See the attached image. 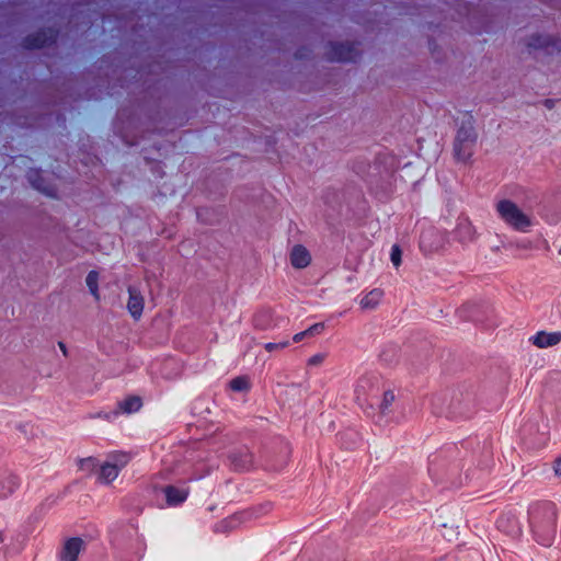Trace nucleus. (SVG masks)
Wrapping results in <instances>:
<instances>
[{
	"mask_svg": "<svg viewBox=\"0 0 561 561\" xmlns=\"http://www.w3.org/2000/svg\"><path fill=\"white\" fill-rule=\"evenodd\" d=\"M82 546L83 540L80 537H71L67 539L61 552V559L64 561H77Z\"/></svg>",
	"mask_w": 561,
	"mask_h": 561,
	"instance_id": "a211bd4d",
	"label": "nucleus"
},
{
	"mask_svg": "<svg viewBox=\"0 0 561 561\" xmlns=\"http://www.w3.org/2000/svg\"><path fill=\"white\" fill-rule=\"evenodd\" d=\"M460 449L453 444L430 457L428 473L435 483L458 485L462 469Z\"/></svg>",
	"mask_w": 561,
	"mask_h": 561,
	"instance_id": "7ed1b4c3",
	"label": "nucleus"
},
{
	"mask_svg": "<svg viewBox=\"0 0 561 561\" xmlns=\"http://www.w3.org/2000/svg\"><path fill=\"white\" fill-rule=\"evenodd\" d=\"M98 280H99V273L95 270L90 271L85 277V283L89 288V291L96 299L100 298Z\"/></svg>",
	"mask_w": 561,
	"mask_h": 561,
	"instance_id": "cd10ccee",
	"label": "nucleus"
},
{
	"mask_svg": "<svg viewBox=\"0 0 561 561\" xmlns=\"http://www.w3.org/2000/svg\"><path fill=\"white\" fill-rule=\"evenodd\" d=\"M314 145H316V142H311L310 144V147H311L312 150H316V146Z\"/></svg>",
	"mask_w": 561,
	"mask_h": 561,
	"instance_id": "a19ab883",
	"label": "nucleus"
},
{
	"mask_svg": "<svg viewBox=\"0 0 561 561\" xmlns=\"http://www.w3.org/2000/svg\"><path fill=\"white\" fill-rule=\"evenodd\" d=\"M289 344L290 343H289L288 340H284V341H280V342H268V343L264 344V348L267 352H274L276 350H283V348L287 347Z\"/></svg>",
	"mask_w": 561,
	"mask_h": 561,
	"instance_id": "7c9ffc66",
	"label": "nucleus"
},
{
	"mask_svg": "<svg viewBox=\"0 0 561 561\" xmlns=\"http://www.w3.org/2000/svg\"><path fill=\"white\" fill-rule=\"evenodd\" d=\"M53 36L50 35L49 36V39H51ZM48 43V37L46 36V34H43L36 38H34L33 41H30L28 42V46L31 47H42L44 45H46Z\"/></svg>",
	"mask_w": 561,
	"mask_h": 561,
	"instance_id": "72a5a7b5",
	"label": "nucleus"
},
{
	"mask_svg": "<svg viewBox=\"0 0 561 561\" xmlns=\"http://www.w3.org/2000/svg\"><path fill=\"white\" fill-rule=\"evenodd\" d=\"M477 409V391L474 386H460L453 390L446 407V416L451 420H468Z\"/></svg>",
	"mask_w": 561,
	"mask_h": 561,
	"instance_id": "20e7f679",
	"label": "nucleus"
},
{
	"mask_svg": "<svg viewBox=\"0 0 561 561\" xmlns=\"http://www.w3.org/2000/svg\"><path fill=\"white\" fill-rule=\"evenodd\" d=\"M324 56L330 61H353L359 56V49L354 43L334 42L328 44Z\"/></svg>",
	"mask_w": 561,
	"mask_h": 561,
	"instance_id": "0eeeda50",
	"label": "nucleus"
},
{
	"mask_svg": "<svg viewBox=\"0 0 561 561\" xmlns=\"http://www.w3.org/2000/svg\"><path fill=\"white\" fill-rule=\"evenodd\" d=\"M215 210L210 207L202 206L196 208V218L204 225H214L216 219Z\"/></svg>",
	"mask_w": 561,
	"mask_h": 561,
	"instance_id": "a878e982",
	"label": "nucleus"
},
{
	"mask_svg": "<svg viewBox=\"0 0 561 561\" xmlns=\"http://www.w3.org/2000/svg\"><path fill=\"white\" fill-rule=\"evenodd\" d=\"M496 528L512 538H518L523 534L517 515L511 511L504 512L497 517Z\"/></svg>",
	"mask_w": 561,
	"mask_h": 561,
	"instance_id": "1a4fd4ad",
	"label": "nucleus"
},
{
	"mask_svg": "<svg viewBox=\"0 0 561 561\" xmlns=\"http://www.w3.org/2000/svg\"><path fill=\"white\" fill-rule=\"evenodd\" d=\"M119 473L118 463L104 462L99 470V481L101 483L110 484Z\"/></svg>",
	"mask_w": 561,
	"mask_h": 561,
	"instance_id": "aec40b11",
	"label": "nucleus"
},
{
	"mask_svg": "<svg viewBox=\"0 0 561 561\" xmlns=\"http://www.w3.org/2000/svg\"><path fill=\"white\" fill-rule=\"evenodd\" d=\"M529 341L538 348L551 347L561 342V331H538Z\"/></svg>",
	"mask_w": 561,
	"mask_h": 561,
	"instance_id": "4468645a",
	"label": "nucleus"
},
{
	"mask_svg": "<svg viewBox=\"0 0 561 561\" xmlns=\"http://www.w3.org/2000/svg\"><path fill=\"white\" fill-rule=\"evenodd\" d=\"M527 517L534 540L543 547H551L558 531L557 504L547 500L535 501L528 506Z\"/></svg>",
	"mask_w": 561,
	"mask_h": 561,
	"instance_id": "f03ea898",
	"label": "nucleus"
},
{
	"mask_svg": "<svg viewBox=\"0 0 561 561\" xmlns=\"http://www.w3.org/2000/svg\"><path fill=\"white\" fill-rule=\"evenodd\" d=\"M382 296L383 291L380 288H374L362 298L359 305L363 309H375Z\"/></svg>",
	"mask_w": 561,
	"mask_h": 561,
	"instance_id": "4be33fe9",
	"label": "nucleus"
},
{
	"mask_svg": "<svg viewBox=\"0 0 561 561\" xmlns=\"http://www.w3.org/2000/svg\"><path fill=\"white\" fill-rule=\"evenodd\" d=\"M26 179L30 185L37 192L47 197L56 196L55 186L47 182L44 176V171L41 168H30L26 172Z\"/></svg>",
	"mask_w": 561,
	"mask_h": 561,
	"instance_id": "6e6552de",
	"label": "nucleus"
},
{
	"mask_svg": "<svg viewBox=\"0 0 561 561\" xmlns=\"http://www.w3.org/2000/svg\"><path fill=\"white\" fill-rule=\"evenodd\" d=\"M290 264L296 270H302L310 265L311 254L304 244H295L289 253Z\"/></svg>",
	"mask_w": 561,
	"mask_h": 561,
	"instance_id": "ddd939ff",
	"label": "nucleus"
},
{
	"mask_svg": "<svg viewBox=\"0 0 561 561\" xmlns=\"http://www.w3.org/2000/svg\"><path fill=\"white\" fill-rule=\"evenodd\" d=\"M453 233L455 240L462 244H467L476 239L477 231L468 217L460 216L457 219V225Z\"/></svg>",
	"mask_w": 561,
	"mask_h": 561,
	"instance_id": "9d476101",
	"label": "nucleus"
},
{
	"mask_svg": "<svg viewBox=\"0 0 561 561\" xmlns=\"http://www.w3.org/2000/svg\"><path fill=\"white\" fill-rule=\"evenodd\" d=\"M128 147H134V146H137L139 145L140 142H134V141H130V142H125Z\"/></svg>",
	"mask_w": 561,
	"mask_h": 561,
	"instance_id": "ea45409f",
	"label": "nucleus"
},
{
	"mask_svg": "<svg viewBox=\"0 0 561 561\" xmlns=\"http://www.w3.org/2000/svg\"><path fill=\"white\" fill-rule=\"evenodd\" d=\"M229 387L234 392H243L250 390L251 383L247 376H238L230 380Z\"/></svg>",
	"mask_w": 561,
	"mask_h": 561,
	"instance_id": "bb28decb",
	"label": "nucleus"
},
{
	"mask_svg": "<svg viewBox=\"0 0 561 561\" xmlns=\"http://www.w3.org/2000/svg\"><path fill=\"white\" fill-rule=\"evenodd\" d=\"M553 471L557 477H561V456L553 461Z\"/></svg>",
	"mask_w": 561,
	"mask_h": 561,
	"instance_id": "c9c22d12",
	"label": "nucleus"
},
{
	"mask_svg": "<svg viewBox=\"0 0 561 561\" xmlns=\"http://www.w3.org/2000/svg\"><path fill=\"white\" fill-rule=\"evenodd\" d=\"M307 336H308V335H307L306 331H301V332L296 333V334L293 336V341H294L295 343H298V342L302 341V340H304L305 337H307Z\"/></svg>",
	"mask_w": 561,
	"mask_h": 561,
	"instance_id": "e433bc0d",
	"label": "nucleus"
},
{
	"mask_svg": "<svg viewBox=\"0 0 561 561\" xmlns=\"http://www.w3.org/2000/svg\"><path fill=\"white\" fill-rule=\"evenodd\" d=\"M99 466V461L95 457L80 458L78 460V467L82 471L93 472Z\"/></svg>",
	"mask_w": 561,
	"mask_h": 561,
	"instance_id": "c85d7f7f",
	"label": "nucleus"
},
{
	"mask_svg": "<svg viewBox=\"0 0 561 561\" xmlns=\"http://www.w3.org/2000/svg\"><path fill=\"white\" fill-rule=\"evenodd\" d=\"M113 463H118L119 470L125 467L128 461L130 460V457L126 453H118L113 456Z\"/></svg>",
	"mask_w": 561,
	"mask_h": 561,
	"instance_id": "473e14b6",
	"label": "nucleus"
},
{
	"mask_svg": "<svg viewBox=\"0 0 561 561\" xmlns=\"http://www.w3.org/2000/svg\"><path fill=\"white\" fill-rule=\"evenodd\" d=\"M129 298L127 301V309L130 313V316L138 320L144 311V297L139 291L136 289L129 287L128 288Z\"/></svg>",
	"mask_w": 561,
	"mask_h": 561,
	"instance_id": "6ab92c4d",
	"label": "nucleus"
},
{
	"mask_svg": "<svg viewBox=\"0 0 561 561\" xmlns=\"http://www.w3.org/2000/svg\"><path fill=\"white\" fill-rule=\"evenodd\" d=\"M500 218L516 231L526 232L531 220L513 201L502 199L496 204Z\"/></svg>",
	"mask_w": 561,
	"mask_h": 561,
	"instance_id": "423d86ee",
	"label": "nucleus"
},
{
	"mask_svg": "<svg viewBox=\"0 0 561 561\" xmlns=\"http://www.w3.org/2000/svg\"><path fill=\"white\" fill-rule=\"evenodd\" d=\"M142 407V400L139 396H128L118 402V408L127 414L138 412Z\"/></svg>",
	"mask_w": 561,
	"mask_h": 561,
	"instance_id": "b1692460",
	"label": "nucleus"
},
{
	"mask_svg": "<svg viewBox=\"0 0 561 561\" xmlns=\"http://www.w3.org/2000/svg\"><path fill=\"white\" fill-rule=\"evenodd\" d=\"M462 311H468V318L471 321L484 323L486 322L488 325H492L493 323L490 322V318L486 314L485 317L482 316L483 312H492V309L489 306L480 305V304H468L465 306Z\"/></svg>",
	"mask_w": 561,
	"mask_h": 561,
	"instance_id": "f3484780",
	"label": "nucleus"
},
{
	"mask_svg": "<svg viewBox=\"0 0 561 561\" xmlns=\"http://www.w3.org/2000/svg\"><path fill=\"white\" fill-rule=\"evenodd\" d=\"M394 400H396V396L392 390H387L383 392L382 400L378 405V409H379L378 422H380L385 415H388L390 413V407L392 405Z\"/></svg>",
	"mask_w": 561,
	"mask_h": 561,
	"instance_id": "393cba45",
	"label": "nucleus"
},
{
	"mask_svg": "<svg viewBox=\"0 0 561 561\" xmlns=\"http://www.w3.org/2000/svg\"><path fill=\"white\" fill-rule=\"evenodd\" d=\"M421 144H422V142L416 141V145H417L419 149H421Z\"/></svg>",
	"mask_w": 561,
	"mask_h": 561,
	"instance_id": "37998d69",
	"label": "nucleus"
},
{
	"mask_svg": "<svg viewBox=\"0 0 561 561\" xmlns=\"http://www.w3.org/2000/svg\"><path fill=\"white\" fill-rule=\"evenodd\" d=\"M324 328H325V325L323 322H317V323L310 325L305 331L308 336H314V335L321 334L323 332Z\"/></svg>",
	"mask_w": 561,
	"mask_h": 561,
	"instance_id": "2f4dec72",
	"label": "nucleus"
},
{
	"mask_svg": "<svg viewBox=\"0 0 561 561\" xmlns=\"http://www.w3.org/2000/svg\"><path fill=\"white\" fill-rule=\"evenodd\" d=\"M178 142H152L149 147L141 149L142 158L156 179H163L165 175L164 160L174 154Z\"/></svg>",
	"mask_w": 561,
	"mask_h": 561,
	"instance_id": "39448f33",
	"label": "nucleus"
},
{
	"mask_svg": "<svg viewBox=\"0 0 561 561\" xmlns=\"http://www.w3.org/2000/svg\"><path fill=\"white\" fill-rule=\"evenodd\" d=\"M548 43H549V41L545 39V41L542 42V45H547Z\"/></svg>",
	"mask_w": 561,
	"mask_h": 561,
	"instance_id": "79ce46f5",
	"label": "nucleus"
},
{
	"mask_svg": "<svg viewBox=\"0 0 561 561\" xmlns=\"http://www.w3.org/2000/svg\"><path fill=\"white\" fill-rule=\"evenodd\" d=\"M162 492L165 495V503L168 506L175 507L184 503L190 494V488H179L172 484H168L162 488Z\"/></svg>",
	"mask_w": 561,
	"mask_h": 561,
	"instance_id": "f8f14e48",
	"label": "nucleus"
},
{
	"mask_svg": "<svg viewBox=\"0 0 561 561\" xmlns=\"http://www.w3.org/2000/svg\"><path fill=\"white\" fill-rule=\"evenodd\" d=\"M390 260L394 267H399L402 263V249L398 243L391 247Z\"/></svg>",
	"mask_w": 561,
	"mask_h": 561,
	"instance_id": "c756f323",
	"label": "nucleus"
},
{
	"mask_svg": "<svg viewBox=\"0 0 561 561\" xmlns=\"http://www.w3.org/2000/svg\"><path fill=\"white\" fill-rule=\"evenodd\" d=\"M324 360V355L323 354H314L312 355L309 359H308V365L309 366H318L320 365L322 362Z\"/></svg>",
	"mask_w": 561,
	"mask_h": 561,
	"instance_id": "f704fd0d",
	"label": "nucleus"
},
{
	"mask_svg": "<svg viewBox=\"0 0 561 561\" xmlns=\"http://www.w3.org/2000/svg\"><path fill=\"white\" fill-rule=\"evenodd\" d=\"M20 478L8 469H0V500L8 499L20 486Z\"/></svg>",
	"mask_w": 561,
	"mask_h": 561,
	"instance_id": "9b49d317",
	"label": "nucleus"
},
{
	"mask_svg": "<svg viewBox=\"0 0 561 561\" xmlns=\"http://www.w3.org/2000/svg\"><path fill=\"white\" fill-rule=\"evenodd\" d=\"M253 323L256 329L268 330L273 327L272 312L268 309L257 311L253 317Z\"/></svg>",
	"mask_w": 561,
	"mask_h": 561,
	"instance_id": "5701e85b",
	"label": "nucleus"
},
{
	"mask_svg": "<svg viewBox=\"0 0 561 561\" xmlns=\"http://www.w3.org/2000/svg\"><path fill=\"white\" fill-rule=\"evenodd\" d=\"M58 346H59V348L61 350L62 354H64L65 356H67V355H68V351H67V346H66V344H65L64 342L59 341V342H58Z\"/></svg>",
	"mask_w": 561,
	"mask_h": 561,
	"instance_id": "4c0bfd02",
	"label": "nucleus"
},
{
	"mask_svg": "<svg viewBox=\"0 0 561 561\" xmlns=\"http://www.w3.org/2000/svg\"><path fill=\"white\" fill-rule=\"evenodd\" d=\"M290 446L285 440H277L271 448H266L257 460L253 451L247 445L232 447L227 453L229 468L234 472H249L259 466L267 470L278 471L283 469L290 456Z\"/></svg>",
	"mask_w": 561,
	"mask_h": 561,
	"instance_id": "f257e3e1",
	"label": "nucleus"
},
{
	"mask_svg": "<svg viewBox=\"0 0 561 561\" xmlns=\"http://www.w3.org/2000/svg\"><path fill=\"white\" fill-rule=\"evenodd\" d=\"M453 157L458 163H469L474 153L476 142H453Z\"/></svg>",
	"mask_w": 561,
	"mask_h": 561,
	"instance_id": "2eb2a0df",
	"label": "nucleus"
},
{
	"mask_svg": "<svg viewBox=\"0 0 561 561\" xmlns=\"http://www.w3.org/2000/svg\"><path fill=\"white\" fill-rule=\"evenodd\" d=\"M266 144V148H265V151L268 152L270 150H273L274 147L278 144L276 141H273V142H265Z\"/></svg>",
	"mask_w": 561,
	"mask_h": 561,
	"instance_id": "58836bf2",
	"label": "nucleus"
},
{
	"mask_svg": "<svg viewBox=\"0 0 561 561\" xmlns=\"http://www.w3.org/2000/svg\"><path fill=\"white\" fill-rule=\"evenodd\" d=\"M257 511L259 510L252 508V510H245L242 512H238V513L231 515L229 518L225 519L224 523L226 524L227 527L234 528L241 523H244V522L251 520L254 517H257L259 516Z\"/></svg>",
	"mask_w": 561,
	"mask_h": 561,
	"instance_id": "412c9836",
	"label": "nucleus"
},
{
	"mask_svg": "<svg viewBox=\"0 0 561 561\" xmlns=\"http://www.w3.org/2000/svg\"><path fill=\"white\" fill-rule=\"evenodd\" d=\"M442 245L439 233L435 229H428L421 233L420 249L424 252H432Z\"/></svg>",
	"mask_w": 561,
	"mask_h": 561,
	"instance_id": "dca6fc26",
	"label": "nucleus"
}]
</instances>
